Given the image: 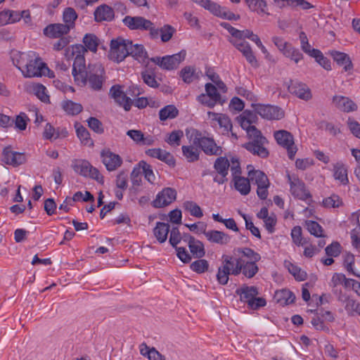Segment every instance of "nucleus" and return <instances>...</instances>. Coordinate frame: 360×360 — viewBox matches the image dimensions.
Here are the masks:
<instances>
[{
  "label": "nucleus",
  "mask_w": 360,
  "mask_h": 360,
  "mask_svg": "<svg viewBox=\"0 0 360 360\" xmlns=\"http://www.w3.org/2000/svg\"><path fill=\"white\" fill-rule=\"evenodd\" d=\"M16 63H13L26 77H41L50 72L46 64L37 57L34 52L20 53Z\"/></svg>",
  "instance_id": "f257e3e1"
},
{
  "label": "nucleus",
  "mask_w": 360,
  "mask_h": 360,
  "mask_svg": "<svg viewBox=\"0 0 360 360\" xmlns=\"http://www.w3.org/2000/svg\"><path fill=\"white\" fill-rule=\"evenodd\" d=\"M123 24L130 30L148 32L152 39H157V27L151 20L141 15H127L122 20Z\"/></svg>",
  "instance_id": "f03ea898"
},
{
  "label": "nucleus",
  "mask_w": 360,
  "mask_h": 360,
  "mask_svg": "<svg viewBox=\"0 0 360 360\" xmlns=\"http://www.w3.org/2000/svg\"><path fill=\"white\" fill-rule=\"evenodd\" d=\"M191 139L193 145L199 146L207 155L219 156L223 153L222 148L217 145L212 137L205 136L197 129L192 130Z\"/></svg>",
  "instance_id": "7ed1b4c3"
},
{
  "label": "nucleus",
  "mask_w": 360,
  "mask_h": 360,
  "mask_svg": "<svg viewBox=\"0 0 360 360\" xmlns=\"http://www.w3.org/2000/svg\"><path fill=\"white\" fill-rule=\"evenodd\" d=\"M236 293L240 296V301L247 303L248 307L251 309L256 310L266 304L264 298L257 297L259 291L256 286L243 285L236 290Z\"/></svg>",
  "instance_id": "20e7f679"
},
{
  "label": "nucleus",
  "mask_w": 360,
  "mask_h": 360,
  "mask_svg": "<svg viewBox=\"0 0 360 360\" xmlns=\"http://www.w3.org/2000/svg\"><path fill=\"white\" fill-rule=\"evenodd\" d=\"M252 130L249 137L250 141L245 143L243 147L253 155H258L262 158L268 157L269 151L264 147V145L268 142L267 139L262 136L259 130L255 129Z\"/></svg>",
  "instance_id": "39448f33"
},
{
  "label": "nucleus",
  "mask_w": 360,
  "mask_h": 360,
  "mask_svg": "<svg viewBox=\"0 0 360 360\" xmlns=\"http://www.w3.org/2000/svg\"><path fill=\"white\" fill-rule=\"evenodd\" d=\"M109 94L120 106L122 107L124 110L129 111L133 105V100L127 95L136 96L139 95L140 92L136 86H131L125 94L120 85H113L110 88Z\"/></svg>",
  "instance_id": "423d86ee"
},
{
  "label": "nucleus",
  "mask_w": 360,
  "mask_h": 360,
  "mask_svg": "<svg viewBox=\"0 0 360 360\" xmlns=\"http://www.w3.org/2000/svg\"><path fill=\"white\" fill-rule=\"evenodd\" d=\"M76 51L79 53L75 57L72 64V75L74 77L75 82L77 85L84 86L87 82V72L86 71L85 58L84 56L80 53V50L83 52L86 51L83 46H77L75 47ZM75 50L73 49V53Z\"/></svg>",
  "instance_id": "0eeeda50"
},
{
  "label": "nucleus",
  "mask_w": 360,
  "mask_h": 360,
  "mask_svg": "<svg viewBox=\"0 0 360 360\" xmlns=\"http://www.w3.org/2000/svg\"><path fill=\"white\" fill-rule=\"evenodd\" d=\"M274 137L278 145L287 150L290 160H294L297 152L293 135L288 131L280 129L274 132Z\"/></svg>",
  "instance_id": "6e6552de"
},
{
  "label": "nucleus",
  "mask_w": 360,
  "mask_h": 360,
  "mask_svg": "<svg viewBox=\"0 0 360 360\" xmlns=\"http://www.w3.org/2000/svg\"><path fill=\"white\" fill-rule=\"evenodd\" d=\"M186 56V51L181 50L173 55L153 57L149 60L163 70H172L179 67V64L185 60Z\"/></svg>",
  "instance_id": "1a4fd4ad"
},
{
  "label": "nucleus",
  "mask_w": 360,
  "mask_h": 360,
  "mask_svg": "<svg viewBox=\"0 0 360 360\" xmlns=\"http://www.w3.org/2000/svg\"><path fill=\"white\" fill-rule=\"evenodd\" d=\"M205 93L197 96L196 100L198 103L209 108H213L217 104H223L224 101L221 99V96L214 84H205Z\"/></svg>",
  "instance_id": "9d476101"
},
{
  "label": "nucleus",
  "mask_w": 360,
  "mask_h": 360,
  "mask_svg": "<svg viewBox=\"0 0 360 360\" xmlns=\"http://www.w3.org/2000/svg\"><path fill=\"white\" fill-rule=\"evenodd\" d=\"M272 41L285 58L293 61L295 63H300L304 58L303 54L297 48L293 46L283 38L274 37Z\"/></svg>",
  "instance_id": "9b49d317"
},
{
  "label": "nucleus",
  "mask_w": 360,
  "mask_h": 360,
  "mask_svg": "<svg viewBox=\"0 0 360 360\" xmlns=\"http://www.w3.org/2000/svg\"><path fill=\"white\" fill-rule=\"evenodd\" d=\"M252 108L256 114L267 120H279L285 115L283 110L274 105L252 103Z\"/></svg>",
  "instance_id": "f8f14e48"
},
{
  "label": "nucleus",
  "mask_w": 360,
  "mask_h": 360,
  "mask_svg": "<svg viewBox=\"0 0 360 360\" xmlns=\"http://www.w3.org/2000/svg\"><path fill=\"white\" fill-rule=\"evenodd\" d=\"M129 40L117 38L111 40L108 57L111 60L120 63L129 56Z\"/></svg>",
  "instance_id": "ddd939ff"
},
{
  "label": "nucleus",
  "mask_w": 360,
  "mask_h": 360,
  "mask_svg": "<svg viewBox=\"0 0 360 360\" xmlns=\"http://www.w3.org/2000/svg\"><path fill=\"white\" fill-rule=\"evenodd\" d=\"M286 176L290 185V192L294 198L302 200H306L311 198V195L307 189L305 184L297 175L288 173Z\"/></svg>",
  "instance_id": "4468645a"
},
{
  "label": "nucleus",
  "mask_w": 360,
  "mask_h": 360,
  "mask_svg": "<svg viewBox=\"0 0 360 360\" xmlns=\"http://www.w3.org/2000/svg\"><path fill=\"white\" fill-rule=\"evenodd\" d=\"M248 174L251 181L257 186V196L261 200H266L269 195L268 188L270 186L267 176L260 170L250 171Z\"/></svg>",
  "instance_id": "2eb2a0df"
},
{
  "label": "nucleus",
  "mask_w": 360,
  "mask_h": 360,
  "mask_svg": "<svg viewBox=\"0 0 360 360\" xmlns=\"http://www.w3.org/2000/svg\"><path fill=\"white\" fill-rule=\"evenodd\" d=\"M72 167L74 170L84 177H89L99 183L103 182V176L98 169L93 167L89 162L85 160H76Z\"/></svg>",
  "instance_id": "dca6fc26"
},
{
  "label": "nucleus",
  "mask_w": 360,
  "mask_h": 360,
  "mask_svg": "<svg viewBox=\"0 0 360 360\" xmlns=\"http://www.w3.org/2000/svg\"><path fill=\"white\" fill-rule=\"evenodd\" d=\"M230 162L226 157L217 158L213 165L215 173L211 174L213 176V181L219 185L226 182Z\"/></svg>",
  "instance_id": "f3484780"
},
{
  "label": "nucleus",
  "mask_w": 360,
  "mask_h": 360,
  "mask_svg": "<svg viewBox=\"0 0 360 360\" xmlns=\"http://www.w3.org/2000/svg\"><path fill=\"white\" fill-rule=\"evenodd\" d=\"M203 8L208 10L214 15L228 20H238L240 15L231 12L228 8L221 6L211 0H207Z\"/></svg>",
  "instance_id": "a211bd4d"
},
{
  "label": "nucleus",
  "mask_w": 360,
  "mask_h": 360,
  "mask_svg": "<svg viewBox=\"0 0 360 360\" xmlns=\"http://www.w3.org/2000/svg\"><path fill=\"white\" fill-rule=\"evenodd\" d=\"M229 41L243 54L251 66L253 68L259 66L258 61L250 44L245 41L244 38L231 39Z\"/></svg>",
  "instance_id": "6ab92c4d"
},
{
  "label": "nucleus",
  "mask_w": 360,
  "mask_h": 360,
  "mask_svg": "<svg viewBox=\"0 0 360 360\" xmlns=\"http://www.w3.org/2000/svg\"><path fill=\"white\" fill-rule=\"evenodd\" d=\"M176 191L172 188H165L156 195L152 205L155 208H161L170 205L176 200Z\"/></svg>",
  "instance_id": "aec40b11"
},
{
  "label": "nucleus",
  "mask_w": 360,
  "mask_h": 360,
  "mask_svg": "<svg viewBox=\"0 0 360 360\" xmlns=\"http://www.w3.org/2000/svg\"><path fill=\"white\" fill-rule=\"evenodd\" d=\"M1 161L6 165L18 167L25 162L26 157L25 153L13 151L8 146L3 149Z\"/></svg>",
  "instance_id": "412c9836"
},
{
  "label": "nucleus",
  "mask_w": 360,
  "mask_h": 360,
  "mask_svg": "<svg viewBox=\"0 0 360 360\" xmlns=\"http://www.w3.org/2000/svg\"><path fill=\"white\" fill-rule=\"evenodd\" d=\"M101 158L106 169L112 172L119 168L122 164V158L109 149L103 150L101 152Z\"/></svg>",
  "instance_id": "4be33fe9"
},
{
  "label": "nucleus",
  "mask_w": 360,
  "mask_h": 360,
  "mask_svg": "<svg viewBox=\"0 0 360 360\" xmlns=\"http://www.w3.org/2000/svg\"><path fill=\"white\" fill-rule=\"evenodd\" d=\"M231 264L229 259H222V264L218 268L217 273V281L221 285H226L229 282V275L237 276V272L239 269L236 266L235 269H230L229 266Z\"/></svg>",
  "instance_id": "5701e85b"
},
{
  "label": "nucleus",
  "mask_w": 360,
  "mask_h": 360,
  "mask_svg": "<svg viewBox=\"0 0 360 360\" xmlns=\"http://www.w3.org/2000/svg\"><path fill=\"white\" fill-rule=\"evenodd\" d=\"M183 240L188 243L189 250L195 258H202L205 255L203 243L189 234L183 236Z\"/></svg>",
  "instance_id": "b1692460"
},
{
  "label": "nucleus",
  "mask_w": 360,
  "mask_h": 360,
  "mask_svg": "<svg viewBox=\"0 0 360 360\" xmlns=\"http://www.w3.org/2000/svg\"><path fill=\"white\" fill-rule=\"evenodd\" d=\"M288 91L290 94L302 100L308 101L311 98L309 88L305 84L297 81L290 82L288 86Z\"/></svg>",
  "instance_id": "393cba45"
},
{
  "label": "nucleus",
  "mask_w": 360,
  "mask_h": 360,
  "mask_svg": "<svg viewBox=\"0 0 360 360\" xmlns=\"http://www.w3.org/2000/svg\"><path fill=\"white\" fill-rule=\"evenodd\" d=\"M94 73L89 72V76L87 75V81L91 89L96 91L101 90L104 82L103 75L105 73L104 68L101 65H95Z\"/></svg>",
  "instance_id": "a878e982"
},
{
  "label": "nucleus",
  "mask_w": 360,
  "mask_h": 360,
  "mask_svg": "<svg viewBox=\"0 0 360 360\" xmlns=\"http://www.w3.org/2000/svg\"><path fill=\"white\" fill-rule=\"evenodd\" d=\"M332 102L335 108L345 112H354L357 110V105L347 96H334Z\"/></svg>",
  "instance_id": "bb28decb"
},
{
  "label": "nucleus",
  "mask_w": 360,
  "mask_h": 360,
  "mask_svg": "<svg viewBox=\"0 0 360 360\" xmlns=\"http://www.w3.org/2000/svg\"><path fill=\"white\" fill-rule=\"evenodd\" d=\"M146 154L165 162L170 167H174L176 165L174 156L170 153L161 148L148 149L146 150Z\"/></svg>",
  "instance_id": "cd10ccee"
},
{
  "label": "nucleus",
  "mask_w": 360,
  "mask_h": 360,
  "mask_svg": "<svg viewBox=\"0 0 360 360\" xmlns=\"http://www.w3.org/2000/svg\"><path fill=\"white\" fill-rule=\"evenodd\" d=\"M70 29L65 24L54 23L47 25L43 30L44 34L50 38H59L70 32Z\"/></svg>",
  "instance_id": "c85d7f7f"
},
{
  "label": "nucleus",
  "mask_w": 360,
  "mask_h": 360,
  "mask_svg": "<svg viewBox=\"0 0 360 360\" xmlns=\"http://www.w3.org/2000/svg\"><path fill=\"white\" fill-rule=\"evenodd\" d=\"M94 19L96 22L108 21L114 19V10L106 4H102L96 8L94 11Z\"/></svg>",
  "instance_id": "c756f323"
},
{
  "label": "nucleus",
  "mask_w": 360,
  "mask_h": 360,
  "mask_svg": "<svg viewBox=\"0 0 360 360\" xmlns=\"http://www.w3.org/2000/svg\"><path fill=\"white\" fill-rule=\"evenodd\" d=\"M205 236L210 243L221 245H226L231 240V237L228 234L217 230L206 231Z\"/></svg>",
  "instance_id": "7c9ffc66"
},
{
  "label": "nucleus",
  "mask_w": 360,
  "mask_h": 360,
  "mask_svg": "<svg viewBox=\"0 0 360 360\" xmlns=\"http://www.w3.org/2000/svg\"><path fill=\"white\" fill-rule=\"evenodd\" d=\"M333 177L336 181H338L342 185H347L349 184L347 176V168L342 162H337L333 165Z\"/></svg>",
  "instance_id": "2f4dec72"
},
{
  "label": "nucleus",
  "mask_w": 360,
  "mask_h": 360,
  "mask_svg": "<svg viewBox=\"0 0 360 360\" xmlns=\"http://www.w3.org/2000/svg\"><path fill=\"white\" fill-rule=\"evenodd\" d=\"M330 56L338 65L343 67L345 72L352 70L353 64L348 54L338 51H331Z\"/></svg>",
  "instance_id": "473e14b6"
},
{
  "label": "nucleus",
  "mask_w": 360,
  "mask_h": 360,
  "mask_svg": "<svg viewBox=\"0 0 360 360\" xmlns=\"http://www.w3.org/2000/svg\"><path fill=\"white\" fill-rule=\"evenodd\" d=\"M129 56H131L135 60L139 63H145L147 59V51L142 44H134L131 41L128 43Z\"/></svg>",
  "instance_id": "72a5a7b5"
},
{
  "label": "nucleus",
  "mask_w": 360,
  "mask_h": 360,
  "mask_svg": "<svg viewBox=\"0 0 360 360\" xmlns=\"http://www.w3.org/2000/svg\"><path fill=\"white\" fill-rule=\"evenodd\" d=\"M170 231V226L167 223L157 222L153 229V233L160 243H165Z\"/></svg>",
  "instance_id": "f704fd0d"
},
{
  "label": "nucleus",
  "mask_w": 360,
  "mask_h": 360,
  "mask_svg": "<svg viewBox=\"0 0 360 360\" xmlns=\"http://www.w3.org/2000/svg\"><path fill=\"white\" fill-rule=\"evenodd\" d=\"M241 273L248 278H253L259 271L257 262L254 261H246L241 258Z\"/></svg>",
  "instance_id": "c9c22d12"
},
{
  "label": "nucleus",
  "mask_w": 360,
  "mask_h": 360,
  "mask_svg": "<svg viewBox=\"0 0 360 360\" xmlns=\"http://www.w3.org/2000/svg\"><path fill=\"white\" fill-rule=\"evenodd\" d=\"M354 280L347 278L345 274L341 273H335L331 278L329 285L330 288L339 287L343 285L345 288L352 287Z\"/></svg>",
  "instance_id": "e433bc0d"
},
{
  "label": "nucleus",
  "mask_w": 360,
  "mask_h": 360,
  "mask_svg": "<svg viewBox=\"0 0 360 360\" xmlns=\"http://www.w3.org/2000/svg\"><path fill=\"white\" fill-rule=\"evenodd\" d=\"M78 18V15L75 10L72 7H67L63 12V20L64 24L68 26L70 30L75 27V21Z\"/></svg>",
  "instance_id": "4c0bfd02"
},
{
  "label": "nucleus",
  "mask_w": 360,
  "mask_h": 360,
  "mask_svg": "<svg viewBox=\"0 0 360 360\" xmlns=\"http://www.w3.org/2000/svg\"><path fill=\"white\" fill-rule=\"evenodd\" d=\"M249 9L259 15H269L266 10V3L264 0H245Z\"/></svg>",
  "instance_id": "58836bf2"
},
{
  "label": "nucleus",
  "mask_w": 360,
  "mask_h": 360,
  "mask_svg": "<svg viewBox=\"0 0 360 360\" xmlns=\"http://www.w3.org/2000/svg\"><path fill=\"white\" fill-rule=\"evenodd\" d=\"M234 187L241 195H247L250 192V180L248 178L238 176L233 179Z\"/></svg>",
  "instance_id": "ea45409f"
},
{
  "label": "nucleus",
  "mask_w": 360,
  "mask_h": 360,
  "mask_svg": "<svg viewBox=\"0 0 360 360\" xmlns=\"http://www.w3.org/2000/svg\"><path fill=\"white\" fill-rule=\"evenodd\" d=\"M178 115L179 110L174 105H167L160 110L159 118L161 121H165L174 119Z\"/></svg>",
  "instance_id": "a19ab883"
},
{
  "label": "nucleus",
  "mask_w": 360,
  "mask_h": 360,
  "mask_svg": "<svg viewBox=\"0 0 360 360\" xmlns=\"http://www.w3.org/2000/svg\"><path fill=\"white\" fill-rule=\"evenodd\" d=\"M62 108L70 115H76L81 112L83 107L80 103L73 102L70 100H66L61 103Z\"/></svg>",
  "instance_id": "79ce46f5"
},
{
  "label": "nucleus",
  "mask_w": 360,
  "mask_h": 360,
  "mask_svg": "<svg viewBox=\"0 0 360 360\" xmlns=\"http://www.w3.org/2000/svg\"><path fill=\"white\" fill-rule=\"evenodd\" d=\"M253 115L250 112L245 111L239 118L241 127L246 130L248 136H250V131L252 129H257L255 126L251 125L252 122Z\"/></svg>",
  "instance_id": "37998d69"
},
{
  "label": "nucleus",
  "mask_w": 360,
  "mask_h": 360,
  "mask_svg": "<svg viewBox=\"0 0 360 360\" xmlns=\"http://www.w3.org/2000/svg\"><path fill=\"white\" fill-rule=\"evenodd\" d=\"M157 39L160 36L162 42L169 41L176 32V29L169 25H164L162 27H157Z\"/></svg>",
  "instance_id": "c03bdc74"
},
{
  "label": "nucleus",
  "mask_w": 360,
  "mask_h": 360,
  "mask_svg": "<svg viewBox=\"0 0 360 360\" xmlns=\"http://www.w3.org/2000/svg\"><path fill=\"white\" fill-rule=\"evenodd\" d=\"M278 302L281 304H290L295 302V296L292 292L289 290L282 289L276 293Z\"/></svg>",
  "instance_id": "a18cd8bd"
},
{
  "label": "nucleus",
  "mask_w": 360,
  "mask_h": 360,
  "mask_svg": "<svg viewBox=\"0 0 360 360\" xmlns=\"http://www.w3.org/2000/svg\"><path fill=\"white\" fill-rule=\"evenodd\" d=\"M76 133L82 143L86 146L93 145V141L90 137L89 131L82 124H76Z\"/></svg>",
  "instance_id": "49530a36"
},
{
  "label": "nucleus",
  "mask_w": 360,
  "mask_h": 360,
  "mask_svg": "<svg viewBox=\"0 0 360 360\" xmlns=\"http://www.w3.org/2000/svg\"><path fill=\"white\" fill-rule=\"evenodd\" d=\"M195 71L194 66H186L180 71L179 75L185 83L190 84L198 77Z\"/></svg>",
  "instance_id": "de8ad7c7"
},
{
  "label": "nucleus",
  "mask_w": 360,
  "mask_h": 360,
  "mask_svg": "<svg viewBox=\"0 0 360 360\" xmlns=\"http://www.w3.org/2000/svg\"><path fill=\"white\" fill-rule=\"evenodd\" d=\"M343 266L349 274L359 277L360 275L354 270L355 263L354 255L350 252H346L342 255Z\"/></svg>",
  "instance_id": "09e8293b"
},
{
  "label": "nucleus",
  "mask_w": 360,
  "mask_h": 360,
  "mask_svg": "<svg viewBox=\"0 0 360 360\" xmlns=\"http://www.w3.org/2000/svg\"><path fill=\"white\" fill-rule=\"evenodd\" d=\"M183 207L185 210L188 211L191 216L195 217L197 218H201L203 216V212L200 207L193 201H185L183 203Z\"/></svg>",
  "instance_id": "8fccbe9b"
},
{
  "label": "nucleus",
  "mask_w": 360,
  "mask_h": 360,
  "mask_svg": "<svg viewBox=\"0 0 360 360\" xmlns=\"http://www.w3.org/2000/svg\"><path fill=\"white\" fill-rule=\"evenodd\" d=\"M84 49L92 52H96L98 46V39L93 34H86L83 38Z\"/></svg>",
  "instance_id": "3c124183"
},
{
  "label": "nucleus",
  "mask_w": 360,
  "mask_h": 360,
  "mask_svg": "<svg viewBox=\"0 0 360 360\" xmlns=\"http://www.w3.org/2000/svg\"><path fill=\"white\" fill-rule=\"evenodd\" d=\"M182 152L188 162H195L199 159V150L193 146H182Z\"/></svg>",
  "instance_id": "603ef678"
},
{
  "label": "nucleus",
  "mask_w": 360,
  "mask_h": 360,
  "mask_svg": "<svg viewBox=\"0 0 360 360\" xmlns=\"http://www.w3.org/2000/svg\"><path fill=\"white\" fill-rule=\"evenodd\" d=\"M184 136V133L181 130H174L168 134L165 141L173 147L180 146L181 139Z\"/></svg>",
  "instance_id": "864d4df0"
},
{
  "label": "nucleus",
  "mask_w": 360,
  "mask_h": 360,
  "mask_svg": "<svg viewBox=\"0 0 360 360\" xmlns=\"http://www.w3.org/2000/svg\"><path fill=\"white\" fill-rule=\"evenodd\" d=\"M323 205L326 208H337L342 205V199L336 194L325 198L323 200Z\"/></svg>",
  "instance_id": "5fc2aeb1"
},
{
  "label": "nucleus",
  "mask_w": 360,
  "mask_h": 360,
  "mask_svg": "<svg viewBox=\"0 0 360 360\" xmlns=\"http://www.w3.org/2000/svg\"><path fill=\"white\" fill-rule=\"evenodd\" d=\"M345 309L350 316H360V303L353 299L348 298L345 302Z\"/></svg>",
  "instance_id": "6e6d98bb"
},
{
  "label": "nucleus",
  "mask_w": 360,
  "mask_h": 360,
  "mask_svg": "<svg viewBox=\"0 0 360 360\" xmlns=\"http://www.w3.org/2000/svg\"><path fill=\"white\" fill-rule=\"evenodd\" d=\"M191 269L198 274H202L207 271L209 263L206 259H200L191 264Z\"/></svg>",
  "instance_id": "4d7b16f0"
},
{
  "label": "nucleus",
  "mask_w": 360,
  "mask_h": 360,
  "mask_svg": "<svg viewBox=\"0 0 360 360\" xmlns=\"http://www.w3.org/2000/svg\"><path fill=\"white\" fill-rule=\"evenodd\" d=\"M306 226L308 231L316 237H323V230L322 226L315 221H307L306 222Z\"/></svg>",
  "instance_id": "13d9d810"
},
{
  "label": "nucleus",
  "mask_w": 360,
  "mask_h": 360,
  "mask_svg": "<svg viewBox=\"0 0 360 360\" xmlns=\"http://www.w3.org/2000/svg\"><path fill=\"white\" fill-rule=\"evenodd\" d=\"M139 166L141 168L142 174H144L145 179L148 182L153 184L155 180V176L151 166L143 160L139 162Z\"/></svg>",
  "instance_id": "bf43d9fd"
},
{
  "label": "nucleus",
  "mask_w": 360,
  "mask_h": 360,
  "mask_svg": "<svg viewBox=\"0 0 360 360\" xmlns=\"http://www.w3.org/2000/svg\"><path fill=\"white\" fill-rule=\"evenodd\" d=\"M288 271L295 277L297 281H304L307 278V273L302 270L299 266L289 263L287 266Z\"/></svg>",
  "instance_id": "052dcab7"
},
{
  "label": "nucleus",
  "mask_w": 360,
  "mask_h": 360,
  "mask_svg": "<svg viewBox=\"0 0 360 360\" xmlns=\"http://www.w3.org/2000/svg\"><path fill=\"white\" fill-rule=\"evenodd\" d=\"M142 171L141 168L139 166V162L133 168L131 174L130 179L131 184L134 186H139L142 183Z\"/></svg>",
  "instance_id": "680f3d73"
},
{
  "label": "nucleus",
  "mask_w": 360,
  "mask_h": 360,
  "mask_svg": "<svg viewBox=\"0 0 360 360\" xmlns=\"http://www.w3.org/2000/svg\"><path fill=\"white\" fill-rule=\"evenodd\" d=\"M82 192H76L72 198H66L63 202L59 206V210H64L65 212H69L70 206H72L75 202L81 200Z\"/></svg>",
  "instance_id": "e2e57ef3"
},
{
  "label": "nucleus",
  "mask_w": 360,
  "mask_h": 360,
  "mask_svg": "<svg viewBox=\"0 0 360 360\" xmlns=\"http://www.w3.org/2000/svg\"><path fill=\"white\" fill-rule=\"evenodd\" d=\"M141 77L145 84L152 88H157L159 86V83L155 79V75L149 70H145L141 73Z\"/></svg>",
  "instance_id": "0e129e2a"
},
{
  "label": "nucleus",
  "mask_w": 360,
  "mask_h": 360,
  "mask_svg": "<svg viewBox=\"0 0 360 360\" xmlns=\"http://www.w3.org/2000/svg\"><path fill=\"white\" fill-rule=\"evenodd\" d=\"M43 136L46 139L51 140L52 139H56L60 136L59 129H56L51 124H46Z\"/></svg>",
  "instance_id": "69168bd1"
},
{
  "label": "nucleus",
  "mask_w": 360,
  "mask_h": 360,
  "mask_svg": "<svg viewBox=\"0 0 360 360\" xmlns=\"http://www.w3.org/2000/svg\"><path fill=\"white\" fill-rule=\"evenodd\" d=\"M116 186L121 190H126L128 186V174L121 171L116 176Z\"/></svg>",
  "instance_id": "338daca9"
},
{
  "label": "nucleus",
  "mask_w": 360,
  "mask_h": 360,
  "mask_svg": "<svg viewBox=\"0 0 360 360\" xmlns=\"http://www.w3.org/2000/svg\"><path fill=\"white\" fill-rule=\"evenodd\" d=\"M347 127L351 133L356 138L360 139V123L352 117H349L347 121Z\"/></svg>",
  "instance_id": "774afa93"
}]
</instances>
